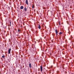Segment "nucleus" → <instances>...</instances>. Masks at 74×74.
I'll return each mask as SVG.
<instances>
[{
	"label": "nucleus",
	"mask_w": 74,
	"mask_h": 74,
	"mask_svg": "<svg viewBox=\"0 0 74 74\" xmlns=\"http://www.w3.org/2000/svg\"><path fill=\"white\" fill-rule=\"evenodd\" d=\"M11 49L10 48L8 50V53H10V52H11Z\"/></svg>",
	"instance_id": "f257e3e1"
},
{
	"label": "nucleus",
	"mask_w": 74,
	"mask_h": 74,
	"mask_svg": "<svg viewBox=\"0 0 74 74\" xmlns=\"http://www.w3.org/2000/svg\"><path fill=\"white\" fill-rule=\"evenodd\" d=\"M25 3L27 5H28V4H29V3H28V0H26L25 1Z\"/></svg>",
	"instance_id": "f03ea898"
},
{
	"label": "nucleus",
	"mask_w": 74,
	"mask_h": 74,
	"mask_svg": "<svg viewBox=\"0 0 74 74\" xmlns=\"http://www.w3.org/2000/svg\"><path fill=\"white\" fill-rule=\"evenodd\" d=\"M40 71L42 72V66H41L40 67Z\"/></svg>",
	"instance_id": "7ed1b4c3"
},
{
	"label": "nucleus",
	"mask_w": 74,
	"mask_h": 74,
	"mask_svg": "<svg viewBox=\"0 0 74 74\" xmlns=\"http://www.w3.org/2000/svg\"><path fill=\"white\" fill-rule=\"evenodd\" d=\"M24 11L25 12H26V11H27V8H26V7L24 8Z\"/></svg>",
	"instance_id": "20e7f679"
},
{
	"label": "nucleus",
	"mask_w": 74,
	"mask_h": 74,
	"mask_svg": "<svg viewBox=\"0 0 74 74\" xmlns=\"http://www.w3.org/2000/svg\"><path fill=\"white\" fill-rule=\"evenodd\" d=\"M55 31H56V35H58V30H57V29H56L55 30Z\"/></svg>",
	"instance_id": "39448f33"
},
{
	"label": "nucleus",
	"mask_w": 74,
	"mask_h": 74,
	"mask_svg": "<svg viewBox=\"0 0 74 74\" xmlns=\"http://www.w3.org/2000/svg\"><path fill=\"white\" fill-rule=\"evenodd\" d=\"M23 6H21L20 7V9H21V10H23Z\"/></svg>",
	"instance_id": "423d86ee"
},
{
	"label": "nucleus",
	"mask_w": 74,
	"mask_h": 74,
	"mask_svg": "<svg viewBox=\"0 0 74 74\" xmlns=\"http://www.w3.org/2000/svg\"><path fill=\"white\" fill-rule=\"evenodd\" d=\"M32 64H31V63H29V67L30 68H32Z\"/></svg>",
	"instance_id": "0eeeda50"
},
{
	"label": "nucleus",
	"mask_w": 74,
	"mask_h": 74,
	"mask_svg": "<svg viewBox=\"0 0 74 74\" xmlns=\"http://www.w3.org/2000/svg\"><path fill=\"white\" fill-rule=\"evenodd\" d=\"M38 28L39 29H41V26L40 25H39L38 26Z\"/></svg>",
	"instance_id": "6e6552de"
},
{
	"label": "nucleus",
	"mask_w": 74,
	"mask_h": 74,
	"mask_svg": "<svg viewBox=\"0 0 74 74\" xmlns=\"http://www.w3.org/2000/svg\"><path fill=\"white\" fill-rule=\"evenodd\" d=\"M18 32L19 33H20V32H21V30H19V29H18Z\"/></svg>",
	"instance_id": "1a4fd4ad"
},
{
	"label": "nucleus",
	"mask_w": 74,
	"mask_h": 74,
	"mask_svg": "<svg viewBox=\"0 0 74 74\" xmlns=\"http://www.w3.org/2000/svg\"><path fill=\"white\" fill-rule=\"evenodd\" d=\"M62 33H63V32H60V33H59V34L60 35L62 34Z\"/></svg>",
	"instance_id": "9d476101"
},
{
	"label": "nucleus",
	"mask_w": 74,
	"mask_h": 74,
	"mask_svg": "<svg viewBox=\"0 0 74 74\" xmlns=\"http://www.w3.org/2000/svg\"><path fill=\"white\" fill-rule=\"evenodd\" d=\"M2 58H5V56H2Z\"/></svg>",
	"instance_id": "9b49d317"
},
{
	"label": "nucleus",
	"mask_w": 74,
	"mask_h": 74,
	"mask_svg": "<svg viewBox=\"0 0 74 74\" xmlns=\"http://www.w3.org/2000/svg\"><path fill=\"white\" fill-rule=\"evenodd\" d=\"M11 22H10V26H11Z\"/></svg>",
	"instance_id": "f8f14e48"
},
{
	"label": "nucleus",
	"mask_w": 74,
	"mask_h": 74,
	"mask_svg": "<svg viewBox=\"0 0 74 74\" xmlns=\"http://www.w3.org/2000/svg\"><path fill=\"white\" fill-rule=\"evenodd\" d=\"M32 8H34V5H32Z\"/></svg>",
	"instance_id": "ddd939ff"
},
{
	"label": "nucleus",
	"mask_w": 74,
	"mask_h": 74,
	"mask_svg": "<svg viewBox=\"0 0 74 74\" xmlns=\"http://www.w3.org/2000/svg\"><path fill=\"white\" fill-rule=\"evenodd\" d=\"M60 25V23H59V25Z\"/></svg>",
	"instance_id": "4468645a"
},
{
	"label": "nucleus",
	"mask_w": 74,
	"mask_h": 74,
	"mask_svg": "<svg viewBox=\"0 0 74 74\" xmlns=\"http://www.w3.org/2000/svg\"><path fill=\"white\" fill-rule=\"evenodd\" d=\"M6 74H7V73H6Z\"/></svg>",
	"instance_id": "2eb2a0df"
}]
</instances>
